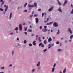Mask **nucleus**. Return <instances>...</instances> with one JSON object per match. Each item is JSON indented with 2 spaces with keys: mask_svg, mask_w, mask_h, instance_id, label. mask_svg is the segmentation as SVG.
I'll use <instances>...</instances> for the list:
<instances>
[{
  "mask_svg": "<svg viewBox=\"0 0 73 73\" xmlns=\"http://www.w3.org/2000/svg\"><path fill=\"white\" fill-rule=\"evenodd\" d=\"M53 8H54V7L52 6L49 9L48 11L49 12H50V11H53Z\"/></svg>",
  "mask_w": 73,
  "mask_h": 73,
  "instance_id": "obj_1",
  "label": "nucleus"
},
{
  "mask_svg": "<svg viewBox=\"0 0 73 73\" xmlns=\"http://www.w3.org/2000/svg\"><path fill=\"white\" fill-rule=\"evenodd\" d=\"M19 30L21 31L22 30V25L21 24H20L19 25Z\"/></svg>",
  "mask_w": 73,
  "mask_h": 73,
  "instance_id": "obj_2",
  "label": "nucleus"
},
{
  "mask_svg": "<svg viewBox=\"0 0 73 73\" xmlns=\"http://www.w3.org/2000/svg\"><path fill=\"white\" fill-rule=\"evenodd\" d=\"M28 7L29 8H32V7H35V5H30L29 4L28 5Z\"/></svg>",
  "mask_w": 73,
  "mask_h": 73,
  "instance_id": "obj_3",
  "label": "nucleus"
},
{
  "mask_svg": "<svg viewBox=\"0 0 73 73\" xmlns=\"http://www.w3.org/2000/svg\"><path fill=\"white\" fill-rule=\"evenodd\" d=\"M53 25L54 27H58V25L57 24V23L56 22L54 23Z\"/></svg>",
  "mask_w": 73,
  "mask_h": 73,
  "instance_id": "obj_4",
  "label": "nucleus"
},
{
  "mask_svg": "<svg viewBox=\"0 0 73 73\" xmlns=\"http://www.w3.org/2000/svg\"><path fill=\"white\" fill-rule=\"evenodd\" d=\"M41 46V47H42L43 48L44 46V44H42V43H40L39 44V46Z\"/></svg>",
  "mask_w": 73,
  "mask_h": 73,
  "instance_id": "obj_5",
  "label": "nucleus"
},
{
  "mask_svg": "<svg viewBox=\"0 0 73 73\" xmlns=\"http://www.w3.org/2000/svg\"><path fill=\"white\" fill-rule=\"evenodd\" d=\"M35 22L36 23H38V18H35Z\"/></svg>",
  "mask_w": 73,
  "mask_h": 73,
  "instance_id": "obj_6",
  "label": "nucleus"
},
{
  "mask_svg": "<svg viewBox=\"0 0 73 73\" xmlns=\"http://www.w3.org/2000/svg\"><path fill=\"white\" fill-rule=\"evenodd\" d=\"M58 11L60 12H62V10L61 9V7H60L58 9Z\"/></svg>",
  "mask_w": 73,
  "mask_h": 73,
  "instance_id": "obj_7",
  "label": "nucleus"
},
{
  "mask_svg": "<svg viewBox=\"0 0 73 73\" xmlns=\"http://www.w3.org/2000/svg\"><path fill=\"white\" fill-rule=\"evenodd\" d=\"M52 40V38H51V37H50L48 39V42H50Z\"/></svg>",
  "mask_w": 73,
  "mask_h": 73,
  "instance_id": "obj_8",
  "label": "nucleus"
},
{
  "mask_svg": "<svg viewBox=\"0 0 73 73\" xmlns=\"http://www.w3.org/2000/svg\"><path fill=\"white\" fill-rule=\"evenodd\" d=\"M53 22H50L49 23H47L46 24V25H50V24H52L53 23Z\"/></svg>",
  "mask_w": 73,
  "mask_h": 73,
  "instance_id": "obj_9",
  "label": "nucleus"
},
{
  "mask_svg": "<svg viewBox=\"0 0 73 73\" xmlns=\"http://www.w3.org/2000/svg\"><path fill=\"white\" fill-rule=\"evenodd\" d=\"M36 40H34L33 41V45H35L36 44V43H35L36 42Z\"/></svg>",
  "mask_w": 73,
  "mask_h": 73,
  "instance_id": "obj_10",
  "label": "nucleus"
},
{
  "mask_svg": "<svg viewBox=\"0 0 73 73\" xmlns=\"http://www.w3.org/2000/svg\"><path fill=\"white\" fill-rule=\"evenodd\" d=\"M69 31H70V34H72V30L70 29V28H68Z\"/></svg>",
  "mask_w": 73,
  "mask_h": 73,
  "instance_id": "obj_11",
  "label": "nucleus"
},
{
  "mask_svg": "<svg viewBox=\"0 0 73 73\" xmlns=\"http://www.w3.org/2000/svg\"><path fill=\"white\" fill-rule=\"evenodd\" d=\"M8 6H7L6 7V8L5 10V12H6L7 11V9H8Z\"/></svg>",
  "mask_w": 73,
  "mask_h": 73,
  "instance_id": "obj_12",
  "label": "nucleus"
},
{
  "mask_svg": "<svg viewBox=\"0 0 73 73\" xmlns=\"http://www.w3.org/2000/svg\"><path fill=\"white\" fill-rule=\"evenodd\" d=\"M54 69H55V68L54 67H53L52 68V70L51 71L52 72H54Z\"/></svg>",
  "mask_w": 73,
  "mask_h": 73,
  "instance_id": "obj_13",
  "label": "nucleus"
},
{
  "mask_svg": "<svg viewBox=\"0 0 73 73\" xmlns=\"http://www.w3.org/2000/svg\"><path fill=\"white\" fill-rule=\"evenodd\" d=\"M40 62H39L38 63V64H37V66H40Z\"/></svg>",
  "mask_w": 73,
  "mask_h": 73,
  "instance_id": "obj_14",
  "label": "nucleus"
},
{
  "mask_svg": "<svg viewBox=\"0 0 73 73\" xmlns=\"http://www.w3.org/2000/svg\"><path fill=\"white\" fill-rule=\"evenodd\" d=\"M12 13H11L10 15V17H9V19H11V17H12Z\"/></svg>",
  "mask_w": 73,
  "mask_h": 73,
  "instance_id": "obj_15",
  "label": "nucleus"
},
{
  "mask_svg": "<svg viewBox=\"0 0 73 73\" xmlns=\"http://www.w3.org/2000/svg\"><path fill=\"white\" fill-rule=\"evenodd\" d=\"M66 72V68H65L64 70L63 71V73H65Z\"/></svg>",
  "mask_w": 73,
  "mask_h": 73,
  "instance_id": "obj_16",
  "label": "nucleus"
},
{
  "mask_svg": "<svg viewBox=\"0 0 73 73\" xmlns=\"http://www.w3.org/2000/svg\"><path fill=\"white\" fill-rule=\"evenodd\" d=\"M27 4L28 3H27L24 5V7H25V8L26 7V6H27Z\"/></svg>",
  "mask_w": 73,
  "mask_h": 73,
  "instance_id": "obj_17",
  "label": "nucleus"
},
{
  "mask_svg": "<svg viewBox=\"0 0 73 73\" xmlns=\"http://www.w3.org/2000/svg\"><path fill=\"white\" fill-rule=\"evenodd\" d=\"M60 33V31H59V29L58 30V32L57 33L56 35H58Z\"/></svg>",
  "mask_w": 73,
  "mask_h": 73,
  "instance_id": "obj_18",
  "label": "nucleus"
},
{
  "mask_svg": "<svg viewBox=\"0 0 73 73\" xmlns=\"http://www.w3.org/2000/svg\"><path fill=\"white\" fill-rule=\"evenodd\" d=\"M18 27H16L15 29H14V30H16V31H18Z\"/></svg>",
  "mask_w": 73,
  "mask_h": 73,
  "instance_id": "obj_19",
  "label": "nucleus"
},
{
  "mask_svg": "<svg viewBox=\"0 0 73 73\" xmlns=\"http://www.w3.org/2000/svg\"><path fill=\"white\" fill-rule=\"evenodd\" d=\"M42 31L43 32H46V29H43Z\"/></svg>",
  "mask_w": 73,
  "mask_h": 73,
  "instance_id": "obj_20",
  "label": "nucleus"
},
{
  "mask_svg": "<svg viewBox=\"0 0 73 73\" xmlns=\"http://www.w3.org/2000/svg\"><path fill=\"white\" fill-rule=\"evenodd\" d=\"M35 7H37V3H34V5Z\"/></svg>",
  "mask_w": 73,
  "mask_h": 73,
  "instance_id": "obj_21",
  "label": "nucleus"
},
{
  "mask_svg": "<svg viewBox=\"0 0 73 73\" xmlns=\"http://www.w3.org/2000/svg\"><path fill=\"white\" fill-rule=\"evenodd\" d=\"M57 1L58 2V4H59L60 5H61V3L58 0H57Z\"/></svg>",
  "mask_w": 73,
  "mask_h": 73,
  "instance_id": "obj_22",
  "label": "nucleus"
},
{
  "mask_svg": "<svg viewBox=\"0 0 73 73\" xmlns=\"http://www.w3.org/2000/svg\"><path fill=\"white\" fill-rule=\"evenodd\" d=\"M28 32H31L32 31L31 30L29 29L27 31Z\"/></svg>",
  "mask_w": 73,
  "mask_h": 73,
  "instance_id": "obj_23",
  "label": "nucleus"
},
{
  "mask_svg": "<svg viewBox=\"0 0 73 73\" xmlns=\"http://www.w3.org/2000/svg\"><path fill=\"white\" fill-rule=\"evenodd\" d=\"M58 50V52H60V51H61V50H62V49H59Z\"/></svg>",
  "mask_w": 73,
  "mask_h": 73,
  "instance_id": "obj_24",
  "label": "nucleus"
},
{
  "mask_svg": "<svg viewBox=\"0 0 73 73\" xmlns=\"http://www.w3.org/2000/svg\"><path fill=\"white\" fill-rule=\"evenodd\" d=\"M29 46H32V44L30 43L29 44Z\"/></svg>",
  "mask_w": 73,
  "mask_h": 73,
  "instance_id": "obj_25",
  "label": "nucleus"
},
{
  "mask_svg": "<svg viewBox=\"0 0 73 73\" xmlns=\"http://www.w3.org/2000/svg\"><path fill=\"white\" fill-rule=\"evenodd\" d=\"M24 28H25V31H26L27 30V27H25Z\"/></svg>",
  "mask_w": 73,
  "mask_h": 73,
  "instance_id": "obj_26",
  "label": "nucleus"
},
{
  "mask_svg": "<svg viewBox=\"0 0 73 73\" xmlns=\"http://www.w3.org/2000/svg\"><path fill=\"white\" fill-rule=\"evenodd\" d=\"M71 14H73V8L72 10V11H71L70 13Z\"/></svg>",
  "mask_w": 73,
  "mask_h": 73,
  "instance_id": "obj_27",
  "label": "nucleus"
},
{
  "mask_svg": "<svg viewBox=\"0 0 73 73\" xmlns=\"http://www.w3.org/2000/svg\"><path fill=\"white\" fill-rule=\"evenodd\" d=\"M64 3L66 4V3H68V1H67V0H65V2Z\"/></svg>",
  "mask_w": 73,
  "mask_h": 73,
  "instance_id": "obj_28",
  "label": "nucleus"
},
{
  "mask_svg": "<svg viewBox=\"0 0 73 73\" xmlns=\"http://www.w3.org/2000/svg\"><path fill=\"white\" fill-rule=\"evenodd\" d=\"M24 44H26L27 43V40H25L24 41Z\"/></svg>",
  "mask_w": 73,
  "mask_h": 73,
  "instance_id": "obj_29",
  "label": "nucleus"
},
{
  "mask_svg": "<svg viewBox=\"0 0 73 73\" xmlns=\"http://www.w3.org/2000/svg\"><path fill=\"white\" fill-rule=\"evenodd\" d=\"M56 44H60V42H58V41H57L56 42Z\"/></svg>",
  "mask_w": 73,
  "mask_h": 73,
  "instance_id": "obj_30",
  "label": "nucleus"
},
{
  "mask_svg": "<svg viewBox=\"0 0 73 73\" xmlns=\"http://www.w3.org/2000/svg\"><path fill=\"white\" fill-rule=\"evenodd\" d=\"M0 11H4V10L3 9L1 8H0Z\"/></svg>",
  "mask_w": 73,
  "mask_h": 73,
  "instance_id": "obj_31",
  "label": "nucleus"
},
{
  "mask_svg": "<svg viewBox=\"0 0 73 73\" xmlns=\"http://www.w3.org/2000/svg\"><path fill=\"white\" fill-rule=\"evenodd\" d=\"M4 4V1H3L2 2V3L1 4V5Z\"/></svg>",
  "mask_w": 73,
  "mask_h": 73,
  "instance_id": "obj_32",
  "label": "nucleus"
},
{
  "mask_svg": "<svg viewBox=\"0 0 73 73\" xmlns=\"http://www.w3.org/2000/svg\"><path fill=\"white\" fill-rule=\"evenodd\" d=\"M44 14L43 13H42V17H44Z\"/></svg>",
  "mask_w": 73,
  "mask_h": 73,
  "instance_id": "obj_33",
  "label": "nucleus"
},
{
  "mask_svg": "<svg viewBox=\"0 0 73 73\" xmlns=\"http://www.w3.org/2000/svg\"><path fill=\"white\" fill-rule=\"evenodd\" d=\"M44 44H46V40H45L44 41Z\"/></svg>",
  "mask_w": 73,
  "mask_h": 73,
  "instance_id": "obj_34",
  "label": "nucleus"
},
{
  "mask_svg": "<svg viewBox=\"0 0 73 73\" xmlns=\"http://www.w3.org/2000/svg\"><path fill=\"white\" fill-rule=\"evenodd\" d=\"M73 38V35H72L70 36V38L72 39V38Z\"/></svg>",
  "mask_w": 73,
  "mask_h": 73,
  "instance_id": "obj_35",
  "label": "nucleus"
},
{
  "mask_svg": "<svg viewBox=\"0 0 73 73\" xmlns=\"http://www.w3.org/2000/svg\"><path fill=\"white\" fill-rule=\"evenodd\" d=\"M39 28H40V29H42V26H40V27H39Z\"/></svg>",
  "mask_w": 73,
  "mask_h": 73,
  "instance_id": "obj_36",
  "label": "nucleus"
},
{
  "mask_svg": "<svg viewBox=\"0 0 73 73\" xmlns=\"http://www.w3.org/2000/svg\"><path fill=\"white\" fill-rule=\"evenodd\" d=\"M66 4V3H64V2L63 3V6L64 7V6H65V5Z\"/></svg>",
  "mask_w": 73,
  "mask_h": 73,
  "instance_id": "obj_37",
  "label": "nucleus"
},
{
  "mask_svg": "<svg viewBox=\"0 0 73 73\" xmlns=\"http://www.w3.org/2000/svg\"><path fill=\"white\" fill-rule=\"evenodd\" d=\"M53 67H55L56 66V63H54L53 66Z\"/></svg>",
  "mask_w": 73,
  "mask_h": 73,
  "instance_id": "obj_38",
  "label": "nucleus"
},
{
  "mask_svg": "<svg viewBox=\"0 0 73 73\" xmlns=\"http://www.w3.org/2000/svg\"><path fill=\"white\" fill-rule=\"evenodd\" d=\"M4 69V67L3 66L1 68V69Z\"/></svg>",
  "mask_w": 73,
  "mask_h": 73,
  "instance_id": "obj_39",
  "label": "nucleus"
},
{
  "mask_svg": "<svg viewBox=\"0 0 73 73\" xmlns=\"http://www.w3.org/2000/svg\"><path fill=\"white\" fill-rule=\"evenodd\" d=\"M25 35H27V33L26 32H25Z\"/></svg>",
  "mask_w": 73,
  "mask_h": 73,
  "instance_id": "obj_40",
  "label": "nucleus"
},
{
  "mask_svg": "<svg viewBox=\"0 0 73 73\" xmlns=\"http://www.w3.org/2000/svg\"><path fill=\"white\" fill-rule=\"evenodd\" d=\"M14 53V51H13L12 52V55L13 56V53Z\"/></svg>",
  "mask_w": 73,
  "mask_h": 73,
  "instance_id": "obj_41",
  "label": "nucleus"
},
{
  "mask_svg": "<svg viewBox=\"0 0 73 73\" xmlns=\"http://www.w3.org/2000/svg\"><path fill=\"white\" fill-rule=\"evenodd\" d=\"M47 20L46 21V23L49 20V18H47Z\"/></svg>",
  "mask_w": 73,
  "mask_h": 73,
  "instance_id": "obj_42",
  "label": "nucleus"
},
{
  "mask_svg": "<svg viewBox=\"0 0 73 73\" xmlns=\"http://www.w3.org/2000/svg\"><path fill=\"white\" fill-rule=\"evenodd\" d=\"M41 9H38V11H41Z\"/></svg>",
  "mask_w": 73,
  "mask_h": 73,
  "instance_id": "obj_43",
  "label": "nucleus"
},
{
  "mask_svg": "<svg viewBox=\"0 0 73 73\" xmlns=\"http://www.w3.org/2000/svg\"><path fill=\"white\" fill-rule=\"evenodd\" d=\"M33 16V15H31L30 17H32Z\"/></svg>",
  "mask_w": 73,
  "mask_h": 73,
  "instance_id": "obj_44",
  "label": "nucleus"
},
{
  "mask_svg": "<svg viewBox=\"0 0 73 73\" xmlns=\"http://www.w3.org/2000/svg\"><path fill=\"white\" fill-rule=\"evenodd\" d=\"M35 71V69H33V70H32V72H33Z\"/></svg>",
  "mask_w": 73,
  "mask_h": 73,
  "instance_id": "obj_45",
  "label": "nucleus"
},
{
  "mask_svg": "<svg viewBox=\"0 0 73 73\" xmlns=\"http://www.w3.org/2000/svg\"><path fill=\"white\" fill-rule=\"evenodd\" d=\"M7 7V5H5L4 6V7L5 8V7Z\"/></svg>",
  "mask_w": 73,
  "mask_h": 73,
  "instance_id": "obj_46",
  "label": "nucleus"
},
{
  "mask_svg": "<svg viewBox=\"0 0 73 73\" xmlns=\"http://www.w3.org/2000/svg\"><path fill=\"white\" fill-rule=\"evenodd\" d=\"M43 51L44 52H46V49H45V50H43Z\"/></svg>",
  "mask_w": 73,
  "mask_h": 73,
  "instance_id": "obj_47",
  "label": "nucleus"
},
{
  "mask_svg": "<svg viewBox=\"0 0 73 73\" xmlns=\"http://www.w3.org/2000/svg\"><path fill=\"white\" fill-rule=\"evenodd\" d=\"M12 64H11L9 66V67H10V66H12Z\"/></svg>",
  "mask_w": 73,
  "mask_h": 73,
  "instance_id": "obj_48",
  "label": "nucleus"
},
{
  "mask_svg": "<svg viewBox=\"0 0 73 73\" xmlns=\"http://www.w3.org/2000/svg\"><path fill=\"white\" fill-rule=\"evenodd\" d=\"M40 38H41V37H38V40H40Z\"/></svg>",
  "mask_w": 73,
  "mask_h": 73,
  "instance_id": "obj_49",
  "label": "nucleus"
},
{
  "mask_svg": "<svg viewBox=\"0 0 73 73\" xmlns=\"http://www.w3.org/2000/svg\"><path fill=\"white\" fill-rule=\"evenodd\" d=\"M24 12H27V9L25 10L24 11Z\"/></svg>",
  "mask_w": 73,
  "mask_h": 73,
  "instance_id": "obj_50",
  "label": "nucleus"
},
{
  "mask_svg": "<svg viewBox=\"0 0 73 73\" xmlns=\"http://www.w3.org/2000/svg\"><path fill=\"white\" fill-rule=\"evenodd\" d=\"M71 6L72 7V8H73V5L72 4H71Z\"/></svg>",
  "mask_w": 73,
  "mask_h": 73,
  "instance_id": "obj_51",
  "label": "nucleus"
},
{
  "mask_svg": "<svg viewBox=\"0 0 73 73\" xmlns=\"http://www.w3.org/2000/svg\"><path fill=\"white\" fill-rule=\"evenodd\" d=\"M17 40L19 41V38H17Z\"/></svg>",
  "mask_w": 73,
  "mask_h": 73,
  "instance_id": "obj_52",
  "label": "nucleus"
},
{
  "mask_svg": "<svg viewBox=\"0 0 73 73\" xmlns=\"http://www.w3.org/2000/svg\"><path fill=\"white\" fill-rule=\"evenodd\" d=\"M51 47V46H49V47H48V49H49V48H50Z\"/></svg>",
  "mask_w": 73,
  "mask_h": 73,
  "instance_id": "obj_53",
  "label": "nucleus"
},
{
  "mask_svg": "<svg viewBox=\"0 0 73 73\" xmlns=\"http://www.w3.org/2000/svg\"><path fill=\"white\" fill-rule=\"evenodd\" d=\"M34 17H36V16H36V14H35L34 15Z\"/></svg>",
  "mask_w": 73,
  "mask_h": 73,
  "instance_id": "obj_54",
  "label": "nucleus"
},
{
  "mask_svg": "<svg viewBox=\"0 0 73 73\" xmlns=\"http://www.w3.org/2000/svg\"><path fill=\"white\" fill-rule=\"evenodd\" d=\"M3 0H1L0 2H3Z\"/></svg>",
  "mask_w": 73,
  "mask_h": 73,
  "instance_id": "obj_55",
  "label": "nucleus"
},
{
  "mask_svg": "<svg viewBox=\"0 0 73 73\" xmlns=\"http://www.w3.org/2000/svg\"><path fill=\"white\" fill-rule=\"evenodd\" d=\"M34 36V34H33L31 35L32 36Z\"/></svg>",
  "mask_w": 73,
  "mask_h": 73,
  "instance_id": "obj_56",
  "label": "nucleus"
},
{
  "mask_svg": "<svg viewBox=\"0 0 73 73\" xmlns=\"http://www.w3.org/2000/svg\"><path fill=\"white\" fill-rule=\"evenodd\" d=\"M38 37V35H36V38H37Z\"/></svg>",
  "mask_w": 73,
  "mask_h": 73,
  "instance_id": "obj_57",
  "label": "nucleus"
},
{
  "mask_svg": "<svg viewBox=\"0 0 73 73\" xmlns=\"http://www.w3.org/2000/svg\"><path fill=\"white\" fill-rule=\"evenodd\" d=\"M50 45H51V44H48V46H50Z\"/></svg>",
  "mask_w": 73,
  "mask_h": 73,
  "instance_id": "obj_58",
  "label": "nucleus"
},
{
  "mask_svg": "<svg viewBox=\"0 0 73 73\" xmlns=\"http://www.w3.org/2000/svg\"><path fill=\"white\" fill-rule=\"evenodd\" d=\"M44 28L45 29H46V26H45L44 27Z\"/></svg>",
  "mask_w": 73,
  "mask_h": 73,
  "instance_id": "obj_59",
  "label": "nucleus"
},
{
  "mask_svg": "<svg viewBox=\"0 0 73 73\" xmlns=\"http://www.w3.org/2000/svg\"><path fill=\"white\" fill-rule=\"evenodd\" d=\"M39 40L40 42H41V40L39 39Z\"/></svg>",
  "mask_w": 73,
  "mask_h": 73,
  "instance_id": "obj_60",
  "label": "nucleus"
},
{
  "mask_svg": "<svg viewBox=\"0 0 73 73\" xmlns=\"http://www.w3.org/2000/svg\"><path fill=\"white\" fill-rule=\"evenodd\" d=\"M13 34V33H11L10 34V35H12Z\"/></svg>",
  "mask_w": 73,
  "mask_h": 73,
  "instance_id": "obj_61",
  "label": "nucleus"
},
{
  "mask_svg": "<svg viewBox=\"0 0 73 73\" xmlns=\"http://www.w3.org/2000/svg\"><path fill=\"white\" fill-rule=\"evenodd\" d=\"M72 41V40H69V42H71Z\"/></svg>",
  "mask_w": 73,
  "mask_h": 73,
  "instance_id": "obj_62",
  "label": "nucleus"
},
{
  "mask_svg": "<svg viewBox=\"0 0 73 73\" xmlns=\"http://www.w3.org/2000/svg\"><path fill=\"white\" fill-rule=\"evenodd\" d=\"M0 73H4V72H0Z\"/></svg>",
  "mask_w": 73,
  "mask_h": 73,
  "instance_id": "obj_63",
  "label": "nucleus"
},
{
  "mask_svg": "<svg viewBox=\"0 0 73 73\" xmlns=\"http://www.w3.org/2000/svg\"><path fill=\"white\" fill-rule=\"evenodd\" d=\"M45 38H44V37H42V39H44Z\"/></svg>",
  "mask_w": 73,
  "mask_h": 73,
  "instance_id": "obj_64",
  "label": "nucleus"
}]
</instances>
